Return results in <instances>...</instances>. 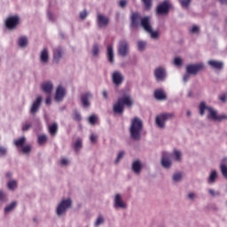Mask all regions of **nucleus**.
<instances>
[{"mask_svg":"<svg viewBox=\"0 0 227 227\" xmlns=\"http://www.w3.org/2000/svg\"><path fill=\"white\" fill-rule=\"evenodd\" d=\"M109 25V18L103 14H98V27H106Z\"/></svg>","mask_w":227,"mask_h":227,"instance_id":"16","label":"nucleus"},{"mask_svg":"<svg viewBox=\"0 0 227 227\" xmlns=\"http://www.w3.org/2000/svg\"><path fill=\"white\" fill-rule=\"evenodd\" d=\"M123 155H125V152L121 151V152L118 153L117 159H116V160H115V164H118V162H120V160L123 159Z\"/></svg>","mask_w":227,"mask_h":227,"instance_id":"46","label":"nucleus"},{"mask_svg":"<svg viewBox=\"0 0 227 227\" xmlns=\"http://www.w3.org/2000/svg\"><path fill=\"white\" fill-rule=\"evenodd\" d=\"M21 152L23 153H29V152H31V145H23L22 147H21Z\"/></svg>","mask_w":227,"mask_h":227,"instance_id":"38","label":"nucleus"},{"mask_svg":"<svg viewBox=\"0 0 227 227\" xmlns=\"http://www.w3.org/2000/svg\"><path fill=\"white\" fill-rule=\"evenodd\" d=\"M142 2L144 3L145 10H150V8H152V0H142Z\"/></svg>","mask_w":227,"mask_h":227,"instance_id":"37","label":"nucleus"},{"mask_svg":"<svg viewBox=\"0 0 227 227\" xmlns=\"http://www.w3.org/2000/svg\"><path fill=\"white\" fill-rule=\"evenodd\" d=\"M147 33H150L152 38H159V32H154L152 28Z\"/></svg>","mask_w":227,"mask_h":227,"instance_id":"48","label":"nucleus"},{"mask_svg":"<svg viewBox=\"0 0 227 227\" xmlns=\"http://www.w3.org/2000/svg\"><path fill=\"white\" fill-rule=\"evenodd\" d=\"M97 120L98 118L96 117V115H90L89 117V123H90V125H95V123H97Z\"/></svg>","mask_w":227,"mask_h":227,"instance_id":"43","label":"nucleus"},{"mask_svg":"<svg viewBox=\"0 0 227 227\" xmlns=\"http://www.w3.org/2000/svg\"><path fill=\"white\" fill-rule=\"evenodd\" d=\"M67 164H68V160H67V159H62V160H61V165H62V166H67Z\"/></svg>","mask_w":227,"mask_h":227,"instance_id":"59","label":"nucleus"},{"mask_svg":"<svg viewBox=\"0 0 227 227\" xmlns=\"http://www.w3.org/2000/svg\"><path fill=\"white\" fill-rule=\"evenodd\" d=\"M174 182H180L182 180V173L178 172L173 176Z\"/></svg>","mask_w":227,"mask_h":227,"instance_id":"40","label":"nucleus"},{"mask_svg":"<svg viewBox=\"0 0 227 227\" xmlns=\"http://www.w3.org/2000/svg\"><path fill=\"white\" fill-rule=\"evenodd\" d=\"M19 20H20V19L17 16L9 17L5 20V26H6L7 29H15V27H17V26H19Z\"/></svg>","mask_w":227,"mask_h":227,"instance_id":"9","label":"nucleus"},{"mask_svg":"<svg viewBox=\"0 0 227 227\" xmlns=\"http://www.w3.org/2000/svg\"><path fill=\"white\" fill-rule=\"evenodd\" d=\"M98 52H100V49L98 47V44H95L92 48V55L98 56Z\"/></svg>","mask_w":227,"mask_h":227,"instance_id":"39","label":"nucleus"},{"mask_svg":"<svg viewBox=\"0 0 227 227\" xmlns=\"http://www.w3.org/2000/svg\"><path fill=\"white\" fill-rule=\"evenodd\" d=\"M215 178H217V172L214 170L208 179L209 184H214L215 182Z\"/></svg>","mask_w":227,"mask_h":227,"instance_id":"32","label":"nucleus"},{"mask_svg":"<svg viewBox=\"0 0 227 227\" xmlns=\"http://www.w3.org/2000/svg\"><path fill=\"white\" fill-rule=\"evenodd\" d=\"M81 148H82V139L78 138L74 145V152H79Z\"/></svg>","mask_w":227,"mask_h":227,"instance_id":"29","label":"nucleus"},{"mask_svg":"<svg viewBox=\"0 0 227 227\" xmlns=\"http://www.w3.org/2000/svg\"><path fill=\"white\" fill-rule=\"evenodd\" d=\"M200 32V27L193 26L191 29V33H199Z\"/></svg>","mask_w":227,"mask_h":227,"instance_id":"52","label":"nucleus"},{"mask_svg":"<svg viewBox=\"0 0 227 227\" xmlns=\"http://www.w3.org/2000/svg\"><path fill=\"white\" fill-rule=\"evenodd\" d=\"M70 207H72V200H63L57 207V215H63L67 212V208H70Z\"/></svg>","mask_w":227,"mask_h":227,"instance_id":"6","label":"nucleus"},{"mask_svg":"<svg viewBox=\"0 0 227 227\" xmlns=\"http://www.w3.org/2000/svg\"><path fill=\"white\" fill-rule=\"evenodd\" d=\"M20 47H27V37L22 36L19 39Z\"/></svg>","mask_w":227,"mask_h":227,"instance_id":"30","label":"nucleus"},{"mask_svg":"<svg viewBox=\"0 0 227 227\" xmlns=\"http://www.w3.org/2000/svg\"><path fill=\"white\" fill-rule=\"evenodd\" d=\"M142 20H143V17H141V14L139 12H132L130 16V25H129L131 29H137Z\"/></svg>","mask_w":227,"mask_h":227,"instance_id":"7","label":"nucleus"},{"mask_svg":"<svg viewBox=\"0 0 227 227\" xmlns=\"http://www.w3.org/2000/svg\"><path fill=\"white\" fill-rule=\"evenodd\" d=\"M173 118H175L174 113L160 114L156 117L155 122L159 129H164V127H166V121H168V120H173Z\"/></svg>","mask_w":227,"mask_h":227,"instance_id":"4","label":"nucleus"},{"mask_svg":"<svg viewBox=\"0 0 227 227\" xmlns=\"http://www.w3.org/2000/svg\"><path fill=\"white\" fill-rule=\"evenodd\" d=\"M205 68V66L203 64H190L186 66V72L187 74H191V75H196L199 72H201Z\"/></svg>","mask_w":227,"mask_h":227,"instance_id":"8","label":"nucleus"},{"mask_svg":"<svg viewBox=\"0 0 227 227\" xmlns=\"http://www.w3.org/2000/svg\"><path fill=\"white\" fill-rule=\"evenodd\" d=\"M52 82H46L42 84V90L46 95H51L52 93Z\"/></svg>","mask_w":227,"mask_h":227,"instance_id":"21","label":"nucleus"},{"mask_svg":"<svg viewBox=\"0 0 227 227\" xmlns=\"http://www.w3.org/2000/svg\"><path fill=\"white\" fill-rule=\"evenodd\" d=\"M134 106V99L129 94H124L118 98L117 102L114 105L113 111L115 114H123L125 106L130 109Z\"/></svg>","mask_w":227,"mask_h":227,"instance_id":"1","label":"nucleus"},{"mask_svg":"<svg viewBox=\"0 0 227 227\" xmlns=\"http://www.w3.org/2000/svg\"><path fill=\"white\" fill-rule=\"evenodd\" d=\"M184 8H189L192 0H179Z\"/></svg>","mask_w":227,"mask_h":227,"instance_id":"42","label":"nucleus"},{"mask_svg":"<svg viewBox=\"0 0 227 227\" xmlns=\"http://www.w3.org/2000/svg\"><path fill=\"white\" fill-rule=\"evenodd\" d=\"M4 198H6L4 192L0 191V201H4Z\"/></svg>","mask_w":227,"mask_h":227,"instance_id":"54","label":"nucleus"},{"mask_svg":"<svg viewBox=\"0 0 227 227\" xmlns=\"http://www.w3.org/2000/svg\"><path fill=\"white\" fill-rule=\"evenodd\" d=\"M194 193L191 192L188 194V198H190V200H194Z\"/></svg>","mask_w":227,"mask_h":227,"instance_id":"61","label":"nucleus"},{"mask_svg":"<svg viewBox=\"0 0 227 227\" xmlns=\"http://www.w3.org/2000/svg\"><path fill=\"white\" fill-rule=\"evenodd\" d=\"M174 64L176 65V67H182V59L176 58L174 59Z\"/></svg>","mask_w":227,"mask_h":227,"instance_id":"49","label":"nucleus"},{"mask_svg":"<svg viewBox=\"0 0 227 227\" xmlns=\"http://www.w3.org/2000/svg\"><path fill=\"white\" fill-rule=\"evenodd\" d=\"M220 168H221V171H222L223 176L225 178H227V166L224 165V164H222V165L220 166Z\"/></svg>","mask_w":227,"mask_h":227,"instance_id":"41","label":"nucleus"},{"mask_svg":"<svg viewBox=\"0 0 227 227\" xmlns=\"http://www.w3.org/2000/svg\"><path fill=\"white\" fill-rule=\"evenodd\" d=\"M154 98H156V100H167L168 96L166 92H164V90L159 89L154 91Z\"/></svg>","mask_w":227,"mask_h":227,"instance_id":"20","label":"nucleus"},{"mask_svg":"<svg viewBox=\"0 0 227 227\" xmlns=\"http://www.w3.org/2000/svg\"><path fill=\"white\" fill-rule=\"evenodd\" d=\"M137 47H138V50L145 51V47H146V43H145L143 41H139L137 43Z\"/></svg>","mask_w":227,"mask_h":227,"instance_id":"45","label":"nucleus"},{"mask_svg":"<svg viewBox=\"0 0 227 227\" xmlns=\"http://www.w3.org/2000/svg\"><path fill=\"white\" fill-rule=\"evenodd\" d=\"M73 118L75 121H81L82 120L81 114H79V112H77V111H74L73 113Z\"/></svg>","mask_w":227,"mask_h":227,"instance_id":"35","label":"nucleus"},{"mask_svg":"<svg viewBox=\"0 0 227 227\" xmlns=\"http://www.w3.org/2000/svg\"><path fill=\"white\" fill-rule=\"evenodd\" d=\"M48 18L50 19V20H54L52 13H51V12H48Z\"/></svg>","mask_w":227,"mask_h":227,"instance_id":"62","label":"nucleus"},{"mask_svg":"<svg viewBox=\"0 0 227 227\" xmlns=\"http://www.w3.org/2000/svg\"><path fill=\"white\" fill-rule=\"evenodd\" d=\"M154 76L157 81H164L166 79V69L158 67L154 70Z\"/></svg>","mask_w":227,"mask_h":227,"instance_id":"15","label":"nucleus"},{"mask_svg":"<svg viewBox=\"0 0 227 227\" xmlns=\"http://www.w3.org/2000/svg\"><path fill=\"white\" fill-rule=\"evenodd\" d=\"M6 153V148L0 146V155H4Z\"/></svg>","mask_w":227,"mask_h":227,"instance_id":"56","label":"nucleus"},{"mask_svg":"<svg viewBox=\"0 0 227 227\" xmlns=\"http://www.w3.org/2000/svg\"><path fill=\"white\" fill-rule=\"evenodd\" d=\"M161 165L166 169H168V168H171V154L168 153H162Z\"/></svg>","mask_w":227,"mask_h":227,"instance_id":"12","label":"nucleus"},{"mask_svg":"<svg viewBox=\"0 0 227 227\" xmlns=\"http://www.w3.org/2000/svg\"><path fill=\"white\" fill-rule=\"evenodd\" d=\"M132 169H133L134 173H137V174L141 173V161L137 160V161L133 162Z\"/></svg>","mask_w":227,"mask_h":227,"instance_id":"26","label":"nucleus"},{"mask_svg":"<svg viewBox=\"0 0 227 227\" xmlns=\"http://www.w3.org/2000/svg\"><path fill=\"white\" fill-rule=\"evenodd\" d=\"M221 4H227V0H219Z\"/></svg>","mask_w":227,"mask_h":227,"instance_id":"64","label":"nucleus"},{"mask_svg":"<svg viewBox=\"0 0 227 227\" xmlns=\"http://www.w3.org/2000/svg\"><path fill=\"white\" fill-rule=\"evenodd\" d=\"M189 79H191V74H186L184 75V82H187V81H189Z\"/></svg>","mask_w":227,"mask_h":227,"instance_id":"55","label":"nucleus"},{"mask_svg":"<svg viewBox=\"0 0 227 227\" xmlns=\"http://www.w3.org/2000/svg\"><path fill=\"white\" fill-rule=\"evenodd\" d=\"M90 97H91V94H90V93H85V94L82 95L81 101H82L83 107H89Z\"/></svg>","mask_w":227,"mask_h":227,"instance_id":"23","label":"nucleus"},{"mask_svg":"<svg viewBox=\"0 0 227 227\" xmlns=\"http://www.w3.org/2000/svg\"><path fill=\"white\" fill-rule=\"evenodd\" d=\"M117 52L119 56H122V58H125L129 52V42L127 40L122 39L119 42V44L117 46Z\"/></svg>","mask_w":227,"mask_h":227,"instance_id":"5","label":"nucleus"},{"mask_svg":"<svg viewBox=\"0 0 227 227\" xmlns=\"http://www.w3.org/2000/svg\"><path fill=\"white\" fill-rule=\"evenodd\" d=\"M63 58V48L60 46L53 49V60L56 61V63L59 62V59Z\"/></svg>","mask_w":227,"mask_h":227,"instance_id":"17","label":"nucleus"},{"mask_svg":"<svg viewBox=\"0 0 227 227\" xmlns=\"http://www.w3.org/2000/svg\"><path fill=\"white\" fill-rule=\"evenodd\" d=\"M143 130V121L138 117H135L131 120V125L129 128L130 137L135 141L141 139V131Z\"/></svg>","mask_w":227,"mask_h":227,"instance_id":"2","label":"nucleus"},{"mask_svg":"<svg viewBox=\"0 0 227 227\" xmlns=\"http://www.w3.org/2000/svg\"><path fill=\"white\" fill-rule=\"evenodd\" d=\"M17 207V202H12L9 206H7L5 208H4V212L6 214H8V212H12V210H13V208H15Z\"/></svg>","mask_w":227,"mask_h":227,"instance_id":"31","label":"nucleus"},{"mask_svg":"<svg viewBox=\"0 0 227 227\" xmlns=\"http://www.w3.org/2000/svg\"><path fill=\"white\" fill-rule=\"evenodd\" d=\"M46 106H51V102H52V99L51 98V96H48L46 98Z\"/></svg>","mask_w":227,"mask_h":227,"instance_id":"57","label":"nucleus"},{"mask_svg":"<svg viewBox=\"0 0 227 227\" xmlns=\"http://www.w3.org/2000/svg\"><path fill=\"white\" fill-rule=\"evenodd\" d=\"M25 144H26V137H22L18 140L14 141V145L15 146H17V148H22Z\"/></svg>","mask_w":227,"mask_h":227,"instance_id":"28","label":"nucleus"},{"mask_svg":"<svg viewBox=\"0 0 227 227\" xmlns=\"http://www.w3.org/2000/svg\"><path fill=\"white\" fill-rule=\"evenodd\" d=\"M156 12L158 15H167L169 12V3L168 1L163 2L158 5Z\"/></svg>","mask_w":227,"mask_h":227,"instance_id":"10","label":"nucleus"},{"mask_svg":"<svg viewBox=\"0 0 227 227\" xmlns=\"http://www.w3.org/2000/svg\"><path fill=\"white\" fill-rule=\"evenodd\" d=\"M88 17V12L86 11H83L80 13V19H82V20H84V19H86Z\"/></svg>","mask_w":227,"mask_h":227,"instance_id":"51","label":"nucleus"},{"mask_svg":"<svg viewBox=\"0 0 227 227\" xmlns=\"http://www.w3.org/2000/svg\"><path fill=\"white\" fill-rule=\"evenodd\" d=\"M207 63L212 68H215L216 70H222L223 67V62L217 60H209Z\"/></svg>","mask_w":227,"mask_h":227,"instance_id":"24","label":"nucleus"},{"mask_svg":"<svg viewBox=\"0 0 227 227\" xmlns=\"http://www.w3.org/2000/svg\"><path fill=\"white\" fill-rule=\"evenodd\" d=\"M220 100L222 101V102H226V100H227V96H226V94H223V95H222V96H220Z\"/></svg>","mask_w":227,"mask_h":227,"instance_id":"58","label":"nucleus"},{"mask_svg":"<svg viewBox=\"0 0 227 227\" xmlns=\"http://www.w3.org/2000/svg\"><path fill=\"white\" fill-rule=\"evenodd\" d=\"M104 223V216L99 215L98 219L96 220L95 226H100Z\"/></svg>","mask_w":227,"mask_h":227,"instance_id":"44","label":"nucleus"},{"mask_svg":"<svg viewBox=\"0 0 227 227\" xmlns=\"http://www.w3.org/2000/svg\"><path fill=\"white\" fill-rule=\"evenodd\" d=\"M141 26L145 31H152V25H150V17L145 16L142 18Z\"/></svg>","mask_w":227,"mask_h":227,"instance_id":"19","label":"nucleus"},{"mask_svg":"<svg viewBox=\"0 0 227 227\" xmlns=\"http://www.w3.org/2000/svg\"><path fill=\"white\" fill-rule=\"evenodd\" d=\"M112 81L115 86H120L123 82V74L119 71H114L112 75Z\"/></svg>","mask_w":227,"mask_h":227,"instance_id":"13","label":"nucleus"},{"mask_svg":"<svg viewBox=\"0 0 227 227\" xmlns=\"http://www.w3.org/2000/svg\"><path fill=\"white\" fill-rule=\"evenodd\" d=\"M103 97H104V98H107V91L106 90L103 91Z\"/></svg>","mask_w":227,"mask_h":227,"instance_id":"63","label":"nucleus"},{"mask_svg":"<svg viewBox=\"0 0 227 227\" xmlns=\"http://www.w3.org/2000/svg\"><path fill=\"white\" fill-rule=\"evenodd\" d=\"M209 194H211V196H215V191H214L213 189L208 190Z\"/></svg>","mask_w":227,"mask_h":227,"instance_id":"60","label":"nucleus"},{"mask_svg":"<svg viewBox=\"0 0 227 227\" xmlns=\"http://www.w3.org/2000/svg\"><path fill=\"white\" fill-rule=\"evenodd\" d=\"M119 4L121 8H125V6H127V0H121Z\"/></svg>","mask_w":227,"mask_h":227,"instance_id":"53","label":"nucleus"},{"mask_svg":"<svg viewBox=\"0 0 227 227\" xmlns=\"http://www.w3.org/2000/svg\"><path fill=\"white\" fill-rule=\"evenodd\" d=\"M174 157H175L176 160L180 162V160H182V153H180V151L175 150L174 151Z\"/></svg>","mask_w":227,"mask_h":227,"instance_id":"36","label":"nucleus"},{"mask_svg":"<svg viewBox=\"0 0 227 227\" xmlns=\"http://www.w3.org/2000/svg\"><path fill=\"white\" fill-rule=\"evenodd\" d=\"M90 139V142L94 145V143H97V139H98V137L96 134H91Z\"/></svg>","mask_w":227,"mask_h":227,"instance_id":"50","label":"nucleus"},{"mask_svg":"<svg viewBox=\"0 0 227 227\" xmlns=\"http://www.w3.org/2000/svg\"><path fill=\"white\" fill-rule=\"evenodd\" d=\"M7 185H8V189H10L11 191H13V189L17 187V181L12 180L8 182Z\"/></svg>","mask_w":227,"mask_h":227,"instance_id":"34","label":"nucleus"},{"mask_svg":"<svg viewBox=\"0 0 227 227\" xmlns=\"http://www.w3.org/2000/svg\"><path fill=\"white\" fill-rule=\"evenodd\" d=\"M49 133L51 136H56L58 134V124L56 122L49 126Z\"/></svg>","mask_w":227,"mask_h":227,"instance_id":"27","label":"nucleus"},{"mask_svg":"<svg viewBox=\"0 0 227 227\" xmlns=\"http://www.w3.org/2000/svg\"><path fill=\"white\" fill-rule=\"evenodd\" d=\"M31 129V123L26 122L22 125V130L23 132H26V130H29Z\"/></svg>","mask_w":227,"mask_h":227,"instance_id":"47","label":"nucleus"},{"mask_svg":"<svg viewBox=\"0 0 227 227\" xmlns=\"http://www.w3.org/2000/svg\"><path fill=\"white\" fill-rule=\"evenodd\" d=\"M114 206L115 208H127V205L121 200V195H120V193L115 195Z\"/></svg>","mask_w":227,"mask_h":227,"instance_id":"18","label":"nucleus"},{"mask_svg":"<svg viewBox=\"0 0 227 227\" xmlns=\"http://www.w3.org/2000/svg\"><path fill=\"white\" fill-rule=\"evenodd\" d=\"M40 59L42 63H49V51L47 50V48H44L41 51Z\"/></svg>","mask_w":227,"mask_h":227,"instance_id":"25","label":"nucleus"},{"mask_svg":"<svg viewBox=\"0 0 227 227\" xmlns=\"http://www.w3.org/2000/svg\"><path fill=\"white\" fill-rule=\"evenodd\" d=\"M107 59L109 61V63H114V51L113 49V45L109 44L107 46Z\"/></svg>","mask_w":227,"mask_h":227,"instance_id":"22","label":"nucleus"},{"mask_svg":"<svg viewBox=\"0 0 227 227\" xmlns=\"http://www.w3.org/2000/svg\"><path fill=\"white\" fill-rule=\"evenodd\" d=\"M65 95H67V90L63 86L59 85L57 88L56 93H55V100L56 102H61L63 98H65Z\"/></svg>","mask_w":227,"mask_h":227,"instance_id":"11","label":"nucleus"},{"mask_svg":"<svg viewBox=\"0 0 227 227\" xmlns=\"http://www.w3.org/2000/svg\"><path fill=\"white\" fill-rule=\"evenodd\" d=\"M41 106H42V96H39L32 104V106L30 109L31 114H36V112L38 111V109H40Z\"/></svg>","mask_w":227,"mask_h":227,"instance_id":"14","label":"nucleus"},{"mask_svg":"<svg viewBox=\"0 0 227 227\" xmlns=\"http://www.w3.org/2000/svg\"><path fill=\"white\" fill-rule=\"evenodd\" d=\"M205 111H208L207 118L209 120H213L214 121H223V120H227L226 114L217 115V112L213 110L212 108L207 106L205 102H201L200 104V114L203 116L205 114Z\"/></svg>","mask_w":227,"mask_h":227,"instance_id":"3","label":"nucleus"},{"mask_svg":"<svg viewBox=\"0 0 227 227\" xmlns=\"http://www.w3.org/2000/svg\"><path fill=\"white\" fill-rule=\"evenodd\" d=\"M45 143H47V136H45V135H40V136L38 137V144H39V145H43V144H45Z\"/></svg>","mask_w":227,"mask_h":227,"instance_id":"33","label":"nucleus"}]
</instances>
